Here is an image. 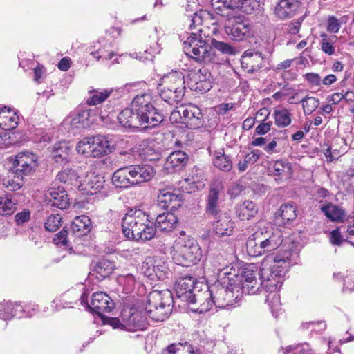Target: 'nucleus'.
Listing matches in <instances>:
<instances>
[{"instance_id": "f704fd0d", "label": "nucleus", "mask_w": 354, "mask_h": 354, "mask_svg": "<svg viewBox=\"0 0 354 354\" xmlns=\"http://www.w3.org/2000/svg\"><path fill=\"white\" fill-rule=\"evenodd\" d=\"M119 122L126 128H138L140 124L138 115L133 107L122 110L118 115Z\"/></svg>"}, {"instance_id": "603ef678", "label": "nucleus", "mask_w": 354, "mask_h": 354, "mask_svg": "<svg viewBox=\"0 0 354 354\" xmlns=\"http://www.w3.org/2000/svg\"><path fill=\"white\" fill-rule=\"evenodd\" d=\"M210 46L223 54L231 55H235L236 53V49L230 44L215 39H212Z\"/></svg>"}, {"instance_id": "e433bc0d", "label": "nucleus", "mask_w": 354, "mask_h": 354, "mask_svg": "<svg viewBox=\"0 0 354 354\" xmlns=\"http://www.w3.org/2000/svg\"><path fill=\"white\" fill-rule=\"evenodd\" d=\"M129 173V167H125L116 170L112 176V182L113 185L120 188H128L133 186Z\"/></svg>"}, {"instance_id": "393cba45", "label": "nucleus", "mask_w": 354, "mask_h": 354, "mask_svg": "<svg viewBox=\"0 0 354 354\" xmlns=\"http://www.w3.org/2000/svg\"><path fill=\"white\" fill-rule=\"evenodd\" d=\"M277 272L275 278H268L270 272L265 266L260 269L261 286L266 292L272 293L280 290L284 281V277Z\"/></svg>"}, {"instance_id": "1a4fd4ad", "label": "nucleus", "mask_w": 354, "mask_h": 354, "mask_svg": "<svg viewBox=\"0 0 354 354\" xmlns=\"http://www.w3.org/2000/svg\"><path fill=\"white\" fill-rule=\"evenodd\" d=\"M223 196V181L220 178H216L209 185V190L206 198L205 211L208 217L216 216L221 214L219 202Z\"/></svg>"}, {"instance_id": "c03bdc74", "label": "nucleus", "mask_w": 354, "mask_h": 354, "mask_svg": "<svg viewBox=\"0 0 354 354\" xmlns=\"http://www.w3.org/2000/svg\"><path fill=\"white\" fill-rule=\"evenodd\" d=\"M292 115L290 111L287 109L276 110L274 111L276 125L280 128L288 127L292 122Z\"/></svg>"}, {"instance_id": "864d4df0", "label": "nucleus", "mask_w": 354, "mask_h": 354, "mask_svg": "<svg viewBox=\"0 0 354 354\" xmlns=\"http://www.w3.org/2000/svg\"><path fill=\"white\" fill-rule=\"evenodd\" d=\"M118 283L123 286L124 291L129 293L133 291L136 285V279L132 274L120 275L118 279Z\"/></svg>"}, {"instance_id": "09e8293b", "label": "nucleus", "mask_w": 354, "mask_h": 354, "mask_svg": "<svg viewBox=\"0 0 354 354\" xmlns=\"http://www.w3.org/2000/svg\"><path fill=\"white\" fill-rule=\"evenodd\" d=\"M16 209V203L13 202L10 196L5 195L0 196V214L10 215Z\"/></svg>"}, {"instance_id": "ddd939ff", "label": "nucleus", "mask_w": 354, "mask_h": 354, "mask_svg": "<svg viewBox=\"0 0 354 354\" xmlns=\"http://www.w3.org/2000/svg\"><path fill=\"white\" fill-rule=\"evenodd\" d=\"M146 310H138L135 308H124L121 313L124 330L136 331L143 330L147 325Z\"/></svg>"}, {"instance_id": "3c124183", "label": "nucleus", "mask_w": 354, "mask_h": 354, "mask_svg": "<svg viewBox=\"0 0 354 354\" xmlns=\"http://www.w3.org/2000/svg\"><path fill=\"white\" fill-rule=\"evenodd\" d=\"M92 137L84 138L77 145L76 150L80 154L93 157Z\"/></svg>"}, {"instance_id": "a878e982", "label": "nucleus", "mask_w": 354, "mask_h": 354, "mask_svg": "<svg viewBox=\"0 0 354 354\" xmlns=\"http://www.w3.org/2000/svg\"><path fill=\"white\" fill-rule=\"evenodd\" d=\"M93 157L99 158L107 155L115 149V145L108 137L97 135L92 137Z\"/></svg>"}, {"instance_id": "69168bd1", "label": "nucleus", "mask_w": 354, "mask_h": 354, "mask_svg": "<svg viewBox=\"0 0 354 354\" xmlns=\"http://www.w3.org/2000/svg\"><path fill=\"white\" fill-rule=\"evenodd\" d=\"M203 81H211L210 74L206 73V71H203L202 69L198 70L196 73L192 74L189 84H196Z\"/></svg>"}, {"instance_id": "423d86ee", "label": "nucleus", "mask_w": 354, "mask_h": 354, "mask_svg": "<svg viewBox=\"0 0 354 354\" xmlns=\"http://www.w3.org/2000/svg\"><path fill=\"white\" fill-rule=\"evenodd\" d=\"M173 302L172 293L169 290H153L147 297L146 313L151 319L162 322L171 313Z\"/></svg>"}, {"instance_id": "0e129e2a", "label": "nucleus", "mask_w": 354, "mask_h": 354, "mask_svg": "<svg viewBox=\"0 0 354 354\" xmlns=\"http://www.w3.org/2000/svg\"><path fill=\"white\" fill-rule=\"evenodd\" d=\"M24 176L19 174H14L13 178L9 179L4 183L7 188L11 191H16L19 189L24 185Z\"/></svg>"}, {"instance_id": "bf43d9fd", "label": "nucleus", "mask_w": 354, "mask_h": 354, "mask_svg": "<svg viewBox=\"0 0 354 354\" xmlns=\"http://www.w3.org/2000/svg\"><path fill=\"white\" fill-rule=\"evenodd\" d=\"M283 350L284 351V354H297V353H299V354H313V351L310 349L308 344L301 346L290 345L283 348Z\"/></svg>"}, {"instance_id": "473e14b6", "label": "nucleus", "mask_w": 354, "mask_h": 354, "mask_svg": "<svg viewBox=\"0 0 354 354\" xmlns=\"http://www.w3.org/2000/svg\"><path fill=\"white\" fill-rule=\"evenodd\" d=\"M270 171L278 179L290 178L292 175L291 165L287 160H279L271 162L269 166Z\"/></svg>"}, {"instance_id": "2f4dec72", "label": "nucleus", "mask_w": 354, "mask_h": 354, "mask_svg": "<svg viewBox=\"0 0 354 354\" xmlns=\"http://www.w3.org/2000/svg\"><path fill=\"white\" fill-rule=\"evenodd\" d=\"M320 209L329 220L333 222H342L346 216L344 209L332 203L322 205Z\"/></svg>"}, {"instance_id": "338daca9", "label": "nucleus", "mask_w": 354, "mask_h": 354, "mask_svg": "<svg viewBox=\"0 0 354 354\" xmlns=\"http://www.w3.org/2000/svg\"><path fill=\"white\" fill-rule=\"evenodd\" d=\"M180 183L183 184L182 187H185L188 192H195L199 189V187L201 186V183L196 180L193 176L191 178H186Z\"/></svg>"}, {"instance_id": "f03ea898", "label": "nucleus", "mask_w": 354, "mask_h": 354, "mask_svg": "<svg viewBox=\"0 0 354 354\" xmlns=\"http://www.w3.org/2000/svg\"><path fill=\"white\" fill-rule=\"evenodd\" d=\"M224 277L221 279V283H216L208 290L203 292V301L193 311L202 313L211 309L213 304L217 308H225L235 304L240 296V287L237 286L239 276L232 268H226L222 270Z\"/></svg>"}, {"instance_id": "79ce46f5", "label": "nucleus", "mask_w": 354, "mask_h": 354, "mask_svg": "<svg viewBox=\"0 0 354 354\" xmlns=\"http://www.w3.org/2000/svg\"><path fill=\"white\" fill-rule=\"evenodd\" d=\"M213 164L216 168L223 171H230L233 166L230 157L225 154L223 151L215 152Z\"/></svg>"}, {"instance_id": "4468645a", "label": "nucleus", "mask_w": 354, "mask_h": 354, "mask_svg": "<svg viewBox=\"0 0 354 354\" xmlns=\"http://www.w3.org/2000/svg\"><path fill=\"white\" fill-rule=\"evenodd\" d=\"M37 167V158L30 152L19 153L15 158L12 173L22 176L30 175Z\"/></svg>"}, {"instance_id": "0eeeda50", "label": "nucleus", "mask_w": 354, "mask_h": 354, "mask_svg": "<svg viewBox=\"0 0 354 354\" xmlns=\"http://www.w3.org/2000/svg\"><path fill=\"white\" fill-rule=\"evenodd\" d=\"M160 97L169 104L182 101L185 96V79L182 73L174 71L165 75L158 84Z\"/></svg>"}, {"instance_id": "e2e57ef3", "label": "nucleus", "mask_w": 354, "mask_h": 354, "mask_svg": "<svg viewBox=\"0 0 354 354\" xmlns=\"http://www.w3.org/2000/svg\"><path fill=\"white\" fill-rule=\"evenodd\" d=\"M13 305V317H23L24 316H28L30 317L32 315V314L29 311V309L30 308V305H26V306H21L20 303H12Z\"/></svg>"}, {"instance_id": "6e6d98bb", "label": "nucleus", "mask_w": 354, "mask_h": 354, "mask_svg": "<svg viewBox=\"0 0 354 354\" xmlns=\"http://www.w3.org/2000/svg\"><path fill=\"white\" fill-rule=\"evenodd\" d=\"M241 291L243 293L248 295H254L259 290L261 283H259L257 279H253V281H242L240 283Z\"/></svg>"}, {"instance_id": "58836bf2", "label": "nucleus", "mask_w": 354, "mask_h": 354, "mask_svg": "<svg viewBox=\"0 0 354 354\" xmlns=\"http://www.w3.org/2000/svg\"><path fill=\"white\" fill-rule=\"evenodd\" d=\"M188 156L182 151H176L170 153L167 157L166 165L167 168L179 169L183 167L187 162Z\"/></svg>"}, {"instance_id": "c756f323", "label": "nucleus", "mask_w": 354, "mask_h": 354, "mask_svg": "<svg viewBox=\"0 0 354 354\" xmlns=\"http://www.w3.org/2000/svg\"><path fill=\"white\" fill-rule=\"evenodd\" d=\"M177 223L178 218L175 214L166 212L157 216L154 227L162 232H171L176 227Z\"/></svg>"}, {"instance_id": "4c0bfd02", "label": "nucleus", "mask_w": 354, "mask_h": 354, "mask_svg": "<svg viewBox=\"0 0 354 354\" xmlns=\"http://www.w3.org/2000/svg\"><path fill=\"white\" fill-rule=\"evenodd\" d=\"M115 266L113 261L108 259H101L95 265L93 270V274L98 280H103L109 277Z\"/></svg>"}, {"instance_id": "5701e85b", "label": "nucleus", "mask_w": 354, "mask_h": 354, "mask_svg": "<svg viewBox=\"0 0 354 354\" xmlns=\"http://www.w3.org/2000/svg\"><path fill=\"white\" fill-rule=\"evenodd\" d=\"M129 170L133 185L149 181L155 174L153 168L149 165H131Z\"/></svg>"}, {"instance_id": "7c9ffc66", "label": "nucleus", "mask_w": 354, "mask_h": 354, "mask_svg": "<svg viewBox=\"0 0 354 354\" xmlns=\"http://www.w3.org/2000/svg\"><path fill=\"white\" fill-rule=\"evenodd\" d=\"M158 203L165 208L177 209L181 206V198L178 194L167 189L160 192Z\"/></svg>"}, {"instance_id": "cd10ccee", "label": "nucleus", "mask_w": 354, "mask_h": 354, "mask_svg": "<svg viewBox=\"0 0 354 354\" xmlns=\"http://www.w3.org/2000/svg\"><path fill=\"white\" fill-rule=\"evenodd\" d=\"M52 156L55 162L65 165L71 159V147L66 142L55 143L52 148Z\"/></svg>"}, {"instance_id": "f3484780", "label": "nucleus", "mask_w": 354, "mask_h": 354, "mask_svg": "<svg viewBox=\"0 0 354 354\" xmlns=\"http://www.w3.org/2000/svg\"><path fill=\"white\" fill-rule=\"evenodd\" d=\"M212 217L214 218V221L211 226L214 234L218 236H229L233 234L236 225L230 216L225 213H221Z\"/></svg>"}, {"instance_id": "c85d7f7f", "label": "nucleus", "mask_w": 354, "mask_h": 354, "mask_svg": "<svg viewBox=\"0 0 354 354\" xmlns=\"http://www.w3.org/2000/svg\"><path fill=\"white\" fill-rule=\"evenodd\" d=\"M19 123V116L11 109L4 107L0 110V127L6 131L15 129Z\"/></svg>"}, {"instance_id": "13d9d810", "label": "nucleus", "mask_w": 354, "mask_h": 354, "mask_svg": "<svg viewBox=\"0 0 354 354\" xmlns=\"http://www.w3.org/2000/svg\"><path fill=\"white\" fill-rule=\"evenodd\" d=\"M62 225V217L59 214L48 217L45 223V228L49 232L56 231Z\"/></svg>"}, {"instance_id": "9b49d317", "label": "nucleus", "mask_w": 354, "mask_h": 354, "mask_svg": "<svg viewBox=\"0 0 354 354\" xmlns=\"http://www.w3.org/2000/svg\"><path fill=\"white\" fill-rule=\"evenodd\" d=\"M196 284L194 278L190 276H186L178 279L176 281V292L178 297L189 304H195L203 301V292L198 295L193 294V290Z\"/></svg>"}, {"instance_id": "b1692460", "label": "nucleus", "mask_w": 354, "mask_h": 354, "mask_svg": "<svg viewBox=\"0 0 354 354\" xmlns=\"http://www.w3.org/2000/svg\"><path fill=\"white\" fill-rule=\"evenodd\" d=\"M46 201L50 207L64 209L69 205V199L64 188H50L46 194Z\"/></svg>"}, {"instance_id": "20e7f679", "label": "nucleus", "mask_w": 354, "mask_h": 354, "mask_svg": "<svg viewBox=\"0 0 354 354\" xmlns=\"http://www.w3.org/2000/svg\"><path fill=\"white\" fill-rule=\"evenodd\" d=\"M171 254L176 264L189 267L201 261L202 250L196 240L183 236L175 241Z\"/></svg>"}, {"instance_id": "774afa93", "label": "nucleus", "mask_w": 354, "mask_h": 354, "mask_svg": "<svg viewBox=\"0 0 354 354\" xmlns=\"http://www.w3.org/2000/svg\"><path fill=\"white\" fill-rule=\"evenodd\" d=\"M190 87L192 90L197 92L205 93L212 88L211 81H202L201 82H196V84H191Z\"/></svg>"}, {"instance_id": "72a5a7b5", "label": "nucleus", "mask_w": 354, "mask_h": 354, "mask_svg": "<svg viewBox=\"0 0 354 354\" xmlns=\"http://www.w3.org/2000/svg\"><path fill=\"white\" fill-rule=\"evenodd\" d=\"M113 91V88L100 90L91 87L88 90L89 96L87 97L86 102L89 106H96L100 104L109 98Z\"/></svg>"}, {"instance_id": "412c9836", "label": "nucleus", "mask_w": 354, "mask_h": 354, "mask_svg": "<svg viewBox=\"0 0 354 354\" xmlns=\"http://www.w3.org/2000/svg\"><path fill=\"white\" fill-rule=\"evenodd\" d=\"M300 6L299 0H279L274 7V14L281 20L290 19L296 15Z\"/></svg>"}, {"instance_id": "ea45409f", "label": "nucleus", "mask_w": 354, "mask_h": 354, "mask_svg": "<svg viewBox=\"0 0 354 354\" xmlns=\"http://www.w3.org/2000/svg\"><path fill=\"white\" fill-rule=\"evenodd\" d=\"M91 220L88 216L82 215L76 216L72 223L71 229L77 236H83L90 230Z\"/></svg>"}, {"instance_id": "7ed1b4c3", "label": "nucleus", "mask_w": 354, "mask_h": 354, "mask_svg": "<svg viewBox=\"0 0 354 354\" xmlns=\"http://www.w3.org/2000/svg\"><path fill=\"white\" fill-rule=\"evenodd\" d=\"M147 212L140 209H130L122 218V227L124 236L135 241H148L156 234V228Z\"/></svg>"}, {"instance_id": "a211bd4d", "label": "nucleus", "mask_w": 354, "mask_h": 354, "mask_svg": "<svg viewBox=\"0 0 354 354\" xmlns=\"http://www.w3.org/2000/svg\"><path fill=\"white\" fill-rule=\"evenodd\" d=\"M264 60L261 53L247 50L241 56V68L248 73H254L264 66Z\"/></svg>"}, {"instance_id": "6ab92c4d", "label": "nucleus", "mask_w": 354, "mask_h": 354, "mask_svg": "<svg viewBox=\"0 0 354 354\" xmlns=\"http://www.w3.org/2000/svg\"><path fill=\"white\" fill-rule=\"evenodd\" d=\"M257 236L263 254L277 249L283 242L281 232L279 230L266 231L265 234L257 232Z\"/></svg>"}, {"instance_id": "052dcab7", "label": "nucleus", "mask_w": 354, "mask_h": 354, "mask_svg": "<svg viewBox=\"0 0 354 354\" xmlns=\"http://www.w3.org/2000/svg\"><path fill=\"white\" fill-rule=\"evenodd\" d=\"M77 178V176L75 171L68 167L63 169L57 175V180L64 183L75 180Z\"/></svg>"}, {"instance_id": "f257e3e1", "label": "nucleus", "mask_w": 354, "mask_h": 354, "mask_svg": "<svg viewBox=\"0 0 354 354\" xmlns=\"http://www.w3.org/2000/svg\"><path fill=\"white\" fill-rule=\"evenodd\" d=\"M213 20V15L207 10H201L195 12L189 19V35L183 42V51L199 64H207L213 62L214 53L212 46L206 40L207 36L204 33L203 24H209Z\"/></svg>"}, {"instance_id": "680f3d73", "label": "nucleus", "mask_w": 354, "mask_h": 354, "mask_svg": "<svg viewBox=\"0 0 354 354\" xmlns=\"http://www.w3.org/2000/svg\"><path fill=\"white\" fill-rule=\"evenodd\" d=\"M13 305L12 302L7 301L0 303V319L9 320L13 318Z\"/></svg>"}, {"instance_id": "8fccbe9b", "label": "nucleus", "mask_w": 354, "mask_h": 354, "mask_svg": "<svg viewBox=\"0 0 354 354\" xmlns=\"http://www.w3.org/2000/svg\"><path fill=\"white\" fill-rule=\"evenodd\" d=\"M88 187L90 188L89 192L91 194H95L100 192L103 189L105 185V181L103 178L92 174L89 177V180L87 183Z\"/></svg>"}, {"instance_id": "5fc2aeb1", "label": "nucleus", "mask_w": 354, "mask_h": 354, "mask_svg": "<svg viewBox=\"0 0 354 354\" xmlns=\"http://www.w3.org/2000/svg\"><path fill=\"white\" fill-rule=\"evenodd\" d=\"M68 230L64 227L58 234H55L53 238V243L59 247H64L66 250L71 252L72 248L68 244L67 239Z\"/></svg>"}, {"instance_id": "a19ab883", "label": "nucleus", "mask_w": 354, "mask_h": 354, "mask_svg": "<svg viewBox=\"0 0 354 354\" xmlns=\"http://www.w3.org/2000/svg\"><path fill=\"white\" fill-rule=\"evenodd\" d=\"M234 270L237 272L236 274L239 276L237 284L239 287H240V283H241L242 281H249L257 279V275L260 277V270L259 271L257 266L254 264L248 265L241 272L236 268Z\"/></svg>"}, {"instance_id": "4d7b16f0", "label": "nucleus", "mask_w": 354, "mask_h": 354, "mask_svg": "<svg viewBox=\"0 0 354 354\" xmlns=\"http://www.w3.org/2000/svg\"><path fill=\"white\" fill-rule=\"evenodd\" d=\"M175 354H192L195 348L188 342L171 344Z\"/></svg>"}, {"instance_id": "37998d69", "label": "nucleus", "mask_w": 354, "mask_h": 354, "mask_svg": "<svg viewBox=\"0 0 354 354\" xmlns=\"http://www.w3.org/2000/svg\"><path fill=\"white\" fill-rule=\"evenodd\" d=\"M245 248L248 254L250 257H256L263 254V250L258 242L257 232L248 237Z\"/></svg>"}, {"instance_id": "f8f14e48", "label": "nucleus", "mask_w": 354, "mask_h": 354, "mask_svg": "<svg viewBox=\"0 0 354 354\" xmlns=\"http://www.w3.org/2000/svg\"><path fill=\"white\" fill-rule=\"evenodd\" d=\"M80 301L85 304L86 308L95 313L100 317L103 313L110 312L114 307V304L111 297L103 292L93 294L91 304L88 303V295L84 292L80 297Z\"/></svg>"}, {"instance_id": "dca6fc26", "label": "nucleus", "mask_w": 354, "mask_h": 354, "mask_svg": "<svg viewBox=\"0 0 354 354\" xmlns=\"http://www.w3.org/2000/svg\"><path fill=\"white\" fill-rule=\"evenodd\" d=\"M94 120L93 111L80 108L65 119L64 124L71 125L72 129H84L90 127Z\"/></svg>"}, {"instance_id": "6e6552de", "label": "nucleus", "mask_w": 354, "mask_h": 354, "mask_svg": "<svg viewBox=\"0 0 354 354\" xmlns=\"http://www.w3.org/2000/svg\"><path fill=\"white\" fill-rule=\"evenodd\" d=\"M212 6L216 14L230 21L241 16L240 12L251 13L257 5L255 0H212Z\"/></svg>"}, {"instance_id": "bb28decb", "label": "nucleus", "mask_w": 354, "mask_h": 354, "mask_svg": "<svg viewBox=\"0 0 354 354\" xmlns=\"http://www.w3.org/2000/svg\"><path fill=\"white\" fill-rule=\"evenodd\" d=\"M296 212V207L293 204H283L275 213V222L279 225L286 227L295 220L297 216Z\"/></svg>"}, {"instance_id": "a18cd8bd", "label": "nucleus", "mask_w": 354, "mask_h": 354, "mask_svg": "<svg viewBox=\"0 0 354 354\" xmlns=\"http://www.w3.org/2000/svg\"><path fill=\"white\" fill-rule=\"evenodd\" d=\"M305 115H309L314 112L319 105V100L315 97L306 95L300 101Z\"/></svg>"}, {"instance_id": "9d476101", "label": "nucleus", "mask_w": 354, "mask_h": 354, "mask_svg": "<svg viewBox=\"0 0 354 354\" xmlns=\"http://www.w3.org/2000/svg\"><path fill=\"white\" fill-rule=\"evenodd\" d=\"M144 274L151 280L163 281L168 278L170 271L163 257L153 256L148 257L142 266Z\"/></svg>"}, {"instance_id": "4be33fe9", "label": "nucleus", "mask_w": 354, "mask_h": 354, "mask_svg": "<svg viewBox=\"0 0 354 354\" xmlns=\"http://www.w3.org/2000/svg\"><path fill=\"white\" fill-rule=\"evenodd\" d=\"M184 124L189 129H197L203 124V118L201 109L193 104L184 106L182 110Z\"/></svg>"}, {"instance_id": "c9c22d12", "label": "nucleus", "mask_w": 354, "mask_h": 354, "mask_svg": "<svg viewBox=\"0 0 354 354\" xmlns=\"http://www.w3.org/2000/svg\"><path fill=\"white\" fill-rule=\"evenodd\" d=\"M256 205L250 201H245L236 207V214L241 221L249 220L257 213Z\"/></svg>"}, {"instance_id": "49530a36", "label": "nucleus", "mask_w": 354, "mask_h": 354, "mask_svg": "<svg viewBox=\"0 0 354 354\" xmlns=\"http://www.w3.org/2000/svg\"><path fill=\"white\" fill-rule=\"evenodd\" d=\"M321 40V49L322 50L328 55H332L335 53V46L333 44L337 41V37L335 35L328 37L326 33L320 35Z\"/></svg>"}, {"instance_id": "39448f33", "label": "nucleus", "mask_w": 354, "mask_h": 354, "mask_svg": "<svg viewBox=\"0 0 354 354\" xmlns=\"http://www.w3.org/2000/svg\"><path fill=\"white\" fill-rule=\"evenodd\" d=\"M151 100L150 93H143L135 96L131 102L133 110L145 128L156 127L164 120L163 114L154 107Z\"/></svg>"}, {"instance_id": "aec40b11", "label": "nucleus", "mask_w": 354, "mask_h": 354, "mask_svg": "<svg viewBox=\"0 0 354 354\" xmlns=\"http://www.w3.org/2000/svg\"><path fill=\"white\" fill-rule=\"evenodd\" d=\"M291 257L290 252H286L283 257L278 255L274 257L271 263H269V258L266 259L263 263L266 266L267 270L270 271V274L268 278H275V275L277 272L281 274V277H284L287 272V264L288 263Z\"/></svg>"}, {"instance_id": "2eb2a0df", "label": "nucleus", "mask_w": 354, "mask_h": 354, "mask_svg": "<svg viewBox=\"0 0 354 354\" xmlns=\"http://www.w3.org/2000/svg\"><path fill=\"white\" fill-rule=\"evenodd\" d=\"M226 34L234 41H244L252 36L251 28L248 23L243 21V16L233 18L225 26Z\"/></svg>"}, {"instance_id": "de8ad7c7", "label": "nucleus", "mask_w": 354, "mask_h": 354, "mask_svg": "<svg viewBox=\"0 0 354 354\" xmlns=\"http://www.w3.org/2000/svg\"><path fill=\"white\" fill-rule=\"evenodd\" d=\"M211 263L215 270L218 272V275L221 279L224 277V274H222L223 270L226 268H232V269L235 268V267L232 265H227V261L226 258L223 254H221V253L216 254L212 257L211 259Z\"/></svg>"}]
</instances>
